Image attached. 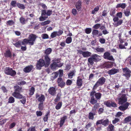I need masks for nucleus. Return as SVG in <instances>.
<instances>
[{
	"label": "nucleus",
	"mask_w": 131,
	"mask_h": 131,
	"mask_svg": "<svg viewBox=\"0 0 131 131\" xmlns=\"http://www.w3.org/2000/svg\"><path fill=\"white\" fill-rule=\"evenodd\" d=\"M37 36L33 34L30 35L28 37V39H25L22 42L23 45H25L28 43H29L30 45H33L34 43Z\"/></svg>",
	"instance_id": "nucleus-1"
},
{
	"label": "nucleus",
	"mask_w": 131,
	"mask_h": 131,
	"mask_svg": "<svg viewBox=\"0 0 131 131\" xmlns=\"http://www.w3.org/2000/svg\"><path fill=\"white\" fill-rule=\"evenodd\" d=\"M119 98L118 102L119 104H123L124 103L126 102L127 101V98L126 96V95L120 94L118 95Z\"/></svg>",
	"instance_id": "nucleus-2"
},
{
	"label": "nucleus",
	"mask_w": 131,
	"mask_h": 131,
	"mask_svg": "<svg viewBox=\"0 0 131 131\" xmlns=\"http://www.w3.org/2000/svg\"><path fill=\"white\" fill-rule=\"evenodd\" d=\"M105 81V79L104 77H102L100 78L94 86L93 89H95L99 86L101 85L104 84Z\"/></svg>",
	"instance_id": "nucleus-3"
},
{
	"label": "nucleus",
	"mask_w": 131,
	"mask_h": 131,
	"mask_svg": "<svg viewBox=\"0 0 131 131\" xmlns=\"http://www.w3.org/2000/svg\"><path fill=\"white\" fill-rule=\"evenodd\" d=\"M4 72L6 74L12 76H14L16 74L15 71L13 70L12 68L9 67L6 68L5 69Z\"/></svg>",
	"instance_id": "nucleus-4"
},
{
	"label": "nucleus",
	"mask_w": 131,
	"mask_h": 131,
	"mask_svg": "<svg viewBox=\"0 0 131 131\" xmlns=\"http://www.w3.org/2000/svg\"><path fill=\"white\" fill-rule=\"evenodd\" d=\"M113 20L114 21L113 25L115 27H117L121 25L123 23V21L122 20H119L118 17L116 16H113Z\"/></svg>",
	"instance_id": "nucleus-5"
},
{
	"label": "nucleus",
	"mask_w": 131,
	"mask_h": 131,
	"mask_svg": "<svg viewBox=\"0 0 131 131\" xmlns=\"http://www.w3.org/2000/svg\"><path fill=\"white\" fill-rule=\"evenodd\" d=\"M78 54H82L84 57L86 58L90 56L91 53L88 51H83L81 50H77Z\"/></svg>",
	"instance_id": "nucleus-6"
},
{
	"label": "nucleus",
	"mask_w": 131,
	"mask_h": 131,
	"mask_svg": "<svg viewBox=\"0 0 131 131\" xmlns=\"http://www.w3.org/2000/svg\"><path fill=\"white\" fill-rule=\"evenodd\" d=\"M123 75L126 77V79L128 80L130 76V73H131V71L127 68L123 69Z\"/></svg>",
	"instance_id": "nucleus-7"
},
{
	"label": "nucleus",
	"mask_w": 131,
	"mask_h": 131,
	"mask_svg": "<svg viewBox=\"0 0 131 131\" xmlns=\"http://www.w3.org/2000/svg\"><path fill=\"white\" fill-rule=\"evenodd\" d=\"M36 98L37 99L38 101L41 103H43L45 101V96L43 95L42 94L40 95L37 93L36 95Z\"/></svg>",
	"instance_id": "nucleus-8"
},
{
	"label": "nucleus",
	"mask_w": 131,
	"mask_h": 131,
	"mask_svg": "<svg viewBox=\"0 0 131 131\" xmlns=\"http://www.w3.org/2000/svg\"><path fill=\"white\" fill-rule=\"evenodd\" d=\"M45 64V63L44 60L41 59H40L38 61L37 64V69L40 70L41 68Z\"/></svg>",
	"instance_id": "nucleus-9"
},
{
	"label": "nucleus",
	"mask_w": 131,
	"mask_h": 131,
	"mask_svg": "<svg viewBox=\"0 0 131 131\" xmlns=\"http://www.w3.org/2000/svg\"><path fill=\"white\" fill-rule=\"evenodd\" d=\"M129 105V103L126 102L124 104L120 106L119 107V109L121 111H124L127 109Z\"/></svg>",
	"instance_id": "nucleus-10"
},
{
	"label": "nucleus",
	"mask_w": 131,
	"mask_h": 131,
	"mask_svg": "<svg viewBox=\"0 0 131 131\" xmlns=\"http://www.w3.org/2000/svg\"><path fill=\"white\" fill-rule=\"evenodd\" d=\"M104 59H107L109 60H112L113 59V57L112 56H111L109 52H108L104 53Z\"/></svg>",
	"instance_id": "nucleus-11"
},
{
	"label": "nucleus",
	"mask_w": 131,
	"mask_h": 131,
	"mask_svg": "<svg viewBox=\"0 0 131 131\" xmlns=\"http://www.w3.org/2000/svg\"><path fill=\"white\" fill-rule=\"evenodd\" d=\"M17 92V90L16 89L15 91L12 93L13 96L17 99H21L22 97V95Z\"/></svg>",
	"instance_id": "nucleus-12"
},
{
	"label": "nucleus",
	"mask_w": 131,
	"mask_h": 131,
	"mask_svg": "<svg viewBox=\"0 0 131 131\" xmlns=\"http://www.w3.org/2000/svg\"><path fill=\"white\" fill-rule=\"evenodd\" d=\"M91 57L94 60V62L98 61L101 59L100 56L96 54H93Z\"/></svg>",
	"instance_id": "nucleus-13"
},
{
	"label": "nucleus",
	"mask_w": 131,
	"mask_h": 131,
	"mask_svg": "<svg viewBox=\"0 0 131 131\" xmlns=\"http://www.w3.org/2000/svg\"><path fill=\"white\" fill-rule=\"evenodd\" d=\"M46 14L45 11L42 12L41 14V16L39 18V19L40 21H42L45 20L47 18H48V17L46 16L45 15V14Z\"/></svg>",
	"instance_id": "nucleus-14"
},
{
	"label": "nucleus",
	"mask_w": 131,
	"mask_h": 131,
	"mask_svg": "<svg viewBox=\"0 0 131 131\" xmlns=\"http://www.w3.org/2000/svg\"><path fill=\"white\" fill-rule=\"evenodd\" d=\"M49 93L52 95H54L56 94V91L55 88L53 87L50 88L48 90Z\"/></svg>",
	"instance_id": "nucleus-15"
},
{
	"label": "nucleus",
	"mask_w": 131,
	"mask_h": 131,
	"mask_svg": "<svg viewBox=\"0 0 131 131\" xmlns=\"http://www.w3.org/2000/svg\"><path fill=\"white\" fill-rule=\"evenodd\" d=\"M118 70L117 69H113L108 71V73L110 75H113L118 72Z\"/></svg>",
	"instance_id": "nucleus-16"
},
{
	"label": "nucleus",
	"mask_w": 131,
	"mask_h": 131,
	"mask_svg": "<svg viewBox=\"0 0 131 131\" xmlns=\"http://www.w3.org/2000/svg\"><path fill=\"white\" fill-rule=\"evenodd\" d=\"M113 64L112 62H108L104 63L103 65L104 68H106L111 67L113 66Z\"/></svg>",
	"instance_id": "nucleus-17"
},
{
	"label": "nucleus",
	"mask_w": 131,
	"mask_h": 131,
	"mask_svg": "<svg viewBox=\"0 0 131 131\" xmlns=\"http://www.w3.org/2000/svg\"><path fill=\"white\" fill-rule=\"evenodd\" d=\"M67 116H63L61 118V120L60 121V126L62 127L64 123L65 122V121L67 119Z\"/></svg>",
	"instance_id": "nucleus-18"
},
{
	"label": "nucleus",
	"mask_w": 131,
	"mask_h": 131,
	"mask_svg": "<svg viewBox=\"0 0 131 131\" xmlns=\"http://www.w3.org/2000/svg\"><path fill=\"white\" fill-rule=\"evenodd\" d=\"M127 5L125 3H120L118 4L116 6V8H121L123 9L125 8Z\"/></svg>",
	"instance_id": "nucleus-19"
},
{
	"label": "nucleus",
	"mask_w": 131,
	"mask_h": 131,
	"mask_svg": "<svg viewBox=\"0 0 131 131\" xmlns=\"http://www.w3.org/2000/svg\"><path fill=\"white\" fill-rule=\"evenodd\" d=\"M33 68V66L31 65L28 66L25 68L24 69V71L25 72H30Z\"/></svg>",
	"instance_id": "nucleus-20"
},
{
	"label": "nucleus",
	"mask_w": 131,
	"mask_h": 131,
	"mask_svg": "<svg viewBox=\"0 0 131 131\" xmlns=\"http://www.w3.org/2000/svg\"><path fill=\"white\" fill-rule=\"evenodd\" d=\"M4 56L6 57H9L10 58H11L12 56L10 50H8L6 51L4 53Z\"/></svg>",
	"instance_id": "nucleus-21"
},
{
	"label": "nucleus",
	"mask_w": 131,
	"mask_h": 131,
	"mask_svg": "<svg viewBox=\"0 0 131 131\" xmlns=\"http://www.w3.org/2000/svg\"><path fill=\"white\" fill-rule=\"evenodd\" d=\"M45 11L46 14H45V15L46 16H50L51 14L52 13V10H48L46 11V10H42V12H43Z\"/></svg>",
	"instance_id": "nucleus-22"
},
{
	"label": "nucleus",
	"mask_w": 131,
	"mask_h": 131,
	"mask_svg": "<svg viewBox=\"0 0 131 131\" xmlns=\"http://www.w3.org/2000/svg\"><path fill=\"white\" fill-rule=\"evenodd\" d=\"M77 84V85L80 87H81L82 85V79H81L79 78V77H78Z\"/></svg>",
	"instance_id": "nucleus-23"
},
{
	"label": "nucleus",
	"mask_w": 131,
	"mask_h": 131,
	"mask_svg": "<svg viewBox=\"0 0 131 131\" xmlns=\"http://www.w3.org/2000/svg\"><path fill=\"white\" fill-rule=\"evenodd\" d=\"M81 2L80 1H79L76 4V6L77 10H80L81 8Z\"/></svg>",
	"instance_id": "nucleus-24"
},
{
	"label": "nucleus",
	"mask_w": 131,
	"mask_h": 131,
	"mask_svg": "<svg viewBox=\"0 0 131 131\" xmlns=\"http://www.w3.org/2000/svg\"><path fill=\"white\" fill-rule=\"evenodd\" d=\"M45 59L46 61V64L48 66L50 64V59L48 55H46L45 57Z\"/></svg>",
	"instance_id": "nucleus-25"
},
{
	"label": "nucleus",
	"mask_w": 131,
	"mask_h": 131,
	"mask_svg": "<svg viewBox=\"0 0 131 131\" xmlns=\"http://www.w3.org/2000/svg\"><path fill=\"white\" fill-rule=\"evenodd\" d=\"M17 5L18 7L21 9H23L25 8V7L23 4H20L19 3H17Z\"/></svg>",
	"instance_id": "nucleus-26"
},
{
	"label": "nucleus",
	"mask_w": 131,
	"mask_h": 131,
	"mask_svg": "<svg viewBox=\"0 0 131 131\" xmlns=\"http://www.w3.org/2000/svg\"><path fill=\"white\" fill-rule=\"evenodd\" d=\"M21 41H19L15 43H13V44L17 48H20L21 45Z\"/></svg>",
	"instance_id": "nucleus-27"
},
{
	"label": "nucleus",
	"mask_w": 131,
	"mask_h": 131,
	"mask_svg": "<svg viewBox=\"0 0 131 131\" xmlns=\"http://www.w3.org/2000/svg\"><path fill=\"white\" fill-rule=\"evenodd\" d=\"M108 131H114V126L112 124L110 125L107 127Z\"/></svg>",
	"instance_id": "nucleus-28"
},
{
	"label": "nucleus",
	"mask_w": 131,
	"mask_h": 131,
	"mask_svg": "<svg viewBox=\"0 0 131 131\" xmlns=\"http://www.w3.org/2000/svg\"><path fill=\"white\" fill-rule=\"evenodd\" d=\"M109 123V121L108 119H106L103 120L102 119V125L105 126H106Z\"/></svg>",
	"instance_id": "nucleus-29"
},
{
	"label": "nucleus",
	"mask_w": 131,
	"mask_h": 131,
	"mask_svg": "<svg viewBox=\"0 0 131 131\" xmlns=\"http://www.w3.org/2000/svg\"><path fill=\"white\" fill-rule=\"evenodd\" d=\"M95 49L97 52H102L104 51V49L103 48H97Z\"/></svg>",
	"instance_id": "nucleus-30"
},
{
	"label": "nucleus",
	"mask_w": 131,
	"mask_h": 131,
	"mask_svg": "<svg viewBox=\"0 0 131 131\" xmlns=\"http://www.w3.org/2000/svg\"><path fill=\"white\" fill-rule=\"evenodd\" d=\"M88 61L90 64L91 65H93L94 63V60L91 57L88 58Z\"/></svg>",
	"instance_id": "nucleus-31"
},
{
	"label": "nucleus",
	"mask_w": 131,
	"mask_h": 131,
	"mask_svg": "<svg viewBox=\"0 0 131 131\" xmlns=\"http://www.w3.org/2000/svg\"><path fill=\"white\" fill-rule=\"evenodd\" d=\"M96 115L95 113H93L92 112H90L89 114V118L90 119L92 120L94 118V116Z\"/></svg>",
	"instance_id": "nucleus-32"
},
{
	"label": "nucleus",
	"mask_w": 131,
	"mask_h": 131,
	"mask_svg": "<svg viewBox=\"0 0 131 131\" xmlns=\"http://www.w3.org/2000/svg\"><path fill=\"white\" fill-rule=\"evenodd\" d=\"M92 34L93 37L96 36L99 34V31L95 29L94 30L92 31Z\"/></svg>",
	"instance_id": "nucleus-33"
},
{
	"label": "nucleus",
	"mask_w": 131,
	"mask_h": 131,
	"mask_svg": "<svg viewBox=\"0 0 131 131\" xmlns=\"http://www.w3.org/2000/svg\"><path fill=\"white\" fill-rule=\"evenodd\" d=\"M124 13L125 16H128L130 14V11L129 9H126L125 10L124 12Z\"/></svg>",
	"instance_id": "nucleus-34"
},
{
	"label": "nucleus",
	"mask_w": 131,
	"mask_h": 131,
	"mask_svg": "<svg viewBox=\"0 0 131 131\" xmlns=\"http://www.w3.org/2000/svg\"><path fill=\"white\" fill-rule=\"evenodd\" d=\"M72 41V38L71 37H68L66 40V42L67 44L70 43Z\"/></svg>",
	"instance_id": "nucleus-35"
},
{
	"label": "nucleus",
	"mask_w": 131,
	"mask_h": 131,
	"mask_svg": "<svg viewBox=\"0 0 131 131\" xmlns=\"http://www.w3.org/2000/svg\"><path fill=\"white\" fill-rule=\"evenodd\" d=\"M57 66L56 65L54 61L51 65V68L52 69L54 70L57 69Z\"/></svg>",
	"instance_id": "nucleus-36"
},
{
	"label": "nucleus",
	"mask_w": 131,
	"mask_h": 131,
	"mask_svg": "<svg viewBox=\"0 0 131 131\" xmlns=\"http://www.w3.org/2000/svg\"><path fill=\"white\" fill-rule=\"evenodd\" d=\"M50 22L49 20H47L41 23V25L42 26H45L49 24Z\"/></svg>",
	"instance_id": "nucleus-37"
},
{
	"label": "nucleus",
	"mask_w": 131,
	"mask_h": 131,
	"mask_svg": "<svg viewBox=\"0 0 131 131\" xmlns=\"http://www.w3.org/2000/svg\"><path fill=\"white\" fill-rule=\"evenodd\" d=\"M99 10V7L98 6H97L94 8V9L91 12V13L93 14H94L96 13Z\"/></svg>",
	"instance_id": "nucleus-38"
},
{
	"label": "nucleus",
	"mask_w": 131,
	"mask_h": 131,
	"mask_svg": "<svg viewBox=\"0 0 131 131\" xmlns=\"http://www.w3.org/2000/svg\"><path fill=\"white\" fill-rule=\"evenodd\" d=\"M74 74V71H70L69 73L68 74V75L69 78H71L72 77V76H73Z\"/></svg>",
	"instance_id": "nucleus-39"
},
{
	"label": "nucleus",
	"mask_w": 131,
	"mask_h": 131,
	"mask_svg": "<svg viewBox=\"0 0 131 131\" xmlns=\"http://www.w3.org/2000/svg\"><path fill=\"white\" fill-rule=\"evenodd\" d=\"M15 99L14 98L12 97H10L8 99V102L9 103H13L14 102Z\"/></svg>",
	"instance_id": "nucleus-40"
},
{
	"label": "nucleus",
	"mask_w": 131,
	"mask_h": 131,
	"mask_svg": "<svg viewBox=\"0 0 131 131\" xmlns=\"http://www.w3.org/2000/svg\"><path fill=\"white\" fill-rule=\"evenodd\" d=\"M62 105V103L61 102H59L56 106V108L57 110L59 109L61 107Z\"/></svg>",
	"instance_id": "nucleus-41"
},
{
	"label": "nucleus",
	"mask_w": 131,
	"mask_h": 131,
	"mask_svg": "<svg viewBox=\"0 0 131 131\" xmlns=\"http://www.w3.org/2000/svg\"><path fill=\"white\" fill-rule=\"evenodd\" d=\"M92 29L91 28H87L85 29V31L87 34H90L91 31Z\"/></svg>",
	"instance_id": "nucleus-42"
},
{
	"label": "nucleus",
	"mask_w": 131,
	"mask_h": 131,
	"mask_svg": "<svg viewBox=\"0 0 131 131\" xmlns=\"http://www.w3.org/2000/svg\"><path fill=\"white\" fill-rule=\"evenodd\" d=\"M22 99L20 100L21 102L23 104H25L26 102V97L22 96Z\"/></svg>",
	"instance_id": "nucleus-43"
},
{
	"label": "nucleus",
	"mask_w": 131,
	"mask_h": 131,
	"mask_svg": "<svg viewBox=\"0 0 131 131\" xmlns=\"http://www.w3.org/2000/svg\"><path fill=\"white\" fill-rule=\"evenodd\" d=\"M131 120V117L129 116L126 118L124 119V121L126 123L128 122Z\"/></svg>",
	"instance_id": "nucleus-44"
},
{
	"label": "nucleus",
	"mask_w": 131,
	"mask_h": 131,
	"mask_svg": "<svg viewBox=\"0 0 131 131\" xmlns=\"http://www.w3.org/2000/svg\"><path fill=\"white\" fill-rule=\"evenodd\" d=\"M52 51V49L50 48H48L45 51V53L47 54H48L50 53Z\"/></svg>",
	"instance_id": "nucleus-45"
},
{
	"label": "nucleus",
	"mask_w": 131,
	"mask_h": 131,
	"mask_svg": "<svg viewBox=\"0 0 131 131\" xmlns=\"http://www.w3.org/2000/svg\"><path fill=\"white\" fill-rule=\"evenodd\" d=\"M95 96L96 99H99L101 97V94L100 93H97L95 94Z\"/></svg>",
	"instance_id": "nucleus-46"
},
{
	"label": "nucleus",
	"mask_w": 131,
	"mask_h": 131,
	"mask_svg": "<svg viewBox=\"0 0 131 131\" xmlns=\"http://www.w3.org/2000/svg\"><path fill=\"white\" fill-rule=\"evenodd\" d=\"M97 102L96 100L94 98L93 96L91 97L90 102L92 104H94L95 103Z\"/></svg>",
	"instance_id": "nucleus-47"
},
{
	"label": "nucleus",
	"mask_w": 131,
	"mask_h": 131,
	"mask_svg": "<svg viewBox=\"0 0 131 131\" xmlns=\"http://www.w3.org/2000/svg\"><path fill=\"white\" fill-rule=\"evenodd\" d=\"M35 91V89L34 88L32 87L31 88L30 90V93L29 94L30 95H33Z\"/></svg>",
	"instance_id": "nucleus-48"
},
{
	"label": "nucleus",
	"mask_w": 131,
	"mask_h": 131,
	"mask_svg": "<svg viewBox=\"0 0 131 131\" xmlns=\"http://www.w3.org/2000/svg\"><path fill=\"white\" fill-rule=\"evenodd\" d=\"M59 74V72H55L54 73H52V75H53V77L54 79H55L57 77Z\"/></svg>",
	"instance_id": "nucleus-49"
},
{
	"label": "nucleus",
	"mask_w": 131,
	"mask_h": 131,
	"mask_svg": "<svg viewBox=\"0 0 131 131\" xmlns=\"http://www.w3.org/2000/svg\"><path fill=\"white\" fill-rule=\"evenodd\" d=\"M57 36H60L63 33V31L61 30H59L58 31H56Z\"/></svg>",
	"instance_id": "nucleus-50"
},
{
	"label": "nucleus",
	"mask_w": 131,
	"mask_h": 131,
	"mask_svg": "<svg viewBox=\"0 0 131 131\" xmlns=\"http://www.w3.org/2000/svg\"><path fill=\"white\" fill-rule=\"evenodd\" d=\"M14 24V22L12 20H9L7 21V25L11 26Z\"/></svg>",
	"instance_id": "nucleus-51"
},
{
	"label": "nucleus",
	"mask_w": 131,
	"mask_h": 131,
	"mask_svg": "<svg viewBox=\"0 0 131 131\" xmlns=\"http://www.w3.org/2000/svg\"><path fill=\"white\" fill-rule=\"evenodd\" d=\"M104 104L106 105L107 107H110L111 106V103L109 101H107L104 102Z\"/></svg>",
	"instance_id": "nucleus-52"
},
{
	"label": "nucleus",
	"mask_w": 131,
	"mask_h": 131,
	"mask_svg": "<svg viewBox=\"0 0 131 131\" xmlns=\"http://www.w3.org/2000/svg\"><path fill=\"white\" fill-rule=\"evenodd\" d=\"M39 5V6H41L43 9H46L47 8V6H46L45 4L42 3H40Z\"/></svg>",
	"instance_id": "nucleus-53"
},
{
	"label": "nucleus",
	"mask_w": 131,
	"mask_h": 131,
	"mask_svg": "<svg viewBox=\"0 0 131 131\" xmlns=\"http://www.w3.org/2000/svg\"><path fill=\"white\" fill-rule=\"evenodd\" d=\"M101 25L100 24H97L93 26V28L95 29H98L100 27Z\"/></svg>",
	"instance_id": "nucleus-54"
},
{
	"label": "nucleus",
	"mask_w": 131,
	"mask_h": 131,
	"mask_svg": "<svg viewBox=\"0 0 131 131\" xmlns=\"http://www.w3.org/2000/svg\"><path fill=\"white\" fill-rule=\"evenodd\" d=\"M54 62H55V63H56V65L57 66V68L60 67H61L63 64V63H57L58 62H57L56 61H55Z\"/></svg>",
	"instance_id": "nucleus-55"
},
{
	"label": "nucleus",
	"mask_w": 131,
	"mask_h": 131,
	"mask_svg": "<svg viewBox=\"0 0 131 131\" xmlns=\"http://www.w3.org/2000/svg\"><path fill=\"white\" fill-rule=\"evenodd\" d=\"M115 10L114 9H111L110 12V15L112 16H114V15L115 13Z\"/></svg>",
	"instance_id": "nucleus-56"
},
{
	"label": "nucleus",
	"mask_w": 131,
	"mask_h": 131,
	"mask_svg": "<svg viewBox=\"0 0 131 131\" xmlns=\"http://www.w3.org/2000/svg\"><path fill=\"white\" fill-rule=\"evenodd\" d=\"M17 4L15 1H12L10 3V4L13 7H15L16 6Z\"/></svg>",
	"instance_id": "nucleus-57"
},
{
	"label": "nucleus",
	"mask_w": 131,
	"mask_h": 131,
	"mask_svg": "<svg viewBox=\"0 0 131 131\" xmlns=\"http://www.w3.org/2000/svg\"><path fill=\"white\" fill-rule=\"evenodd\" d=\"M57 36L56 31L52 32L51 35V37L52 38H54Z\"/></svg>",
	"instance_id": "nucleus-58"
},
{
	"label": "nucleus",
	"mask_w": 131,
	"mask_h": 131,
	"mask_svg": "<svg viewBox=\"0 0 131 131\" xmlns=\"http://www.w3.org/2000/svg\"><path fill=\"white\" fill-rule=\"evenodd\" d=\"M20 23L22 24L25 23V22L26 21L25 20L24 18L21 17L20 19Z\"/></svg>",
	"instance_id": "nucleus-59"
},
{
	"label": "nucleus",
	"mask_w": 131,
	"mask_h": 131,
	"mask_svg": "<svg viewBox=\"0 0 131 131\" xmlns=\"http://www.w3.org/2000/svg\"><path fill=\"white\" fill-rule=\"evenodd\" d=\"M58 84V85L61 88H62L64 86L65 84V83L63 81Z\"/></svg>",
	"instance_id": "nucleus-60"
},
{
	"label": "nucleus",
	"mask_w": 131,
	"mask_h": 131,
	"mask_svg": "<svg viewBox=\"0 0 131 131\" xmlns=\"http://www.w3.org/2000/svg\"><path fill=\"white\" fill-rule=\"evenodd\" d=\"M41 37L43 39H46L48 38V35L46 34L42 35Z\"/></svg>",
	"instance_id": "nucleus-61"
},
{
	"label": "nucleus",
	"mask_w": 131,
	"mask_h": 131,
	"mask_svg": "<svg viewBox=\"0 0 131 131\" xmlns=\"http://www.w3.org/2000/svg\"><path fill=\"white\" fill-rule=\"evenodd\" d=\"M99 41L102 44L104 43L105 42V39L103 38H100L99 40Z\"/></svg>",
	"instance_id": "nucleus-62"
},
{
	"label": "nucleus",
	"mask_w": 131,
	"mask_h": 131,
	"mask_svg": "<svg viewBox=\"0 0 131 131\" xmlns=\"http://www.w3.org/2000/svg\"><path fill=\"white\" fill-rule=\"evenodd\" d=\"M8 119H5L4 120L0 119V124L2 125L5 123L6 121L8 120Z\"/></svg>",
	"instance_id": "nucleus-63"
},
{
	"label": "nucleus",
	"mask_w": 131,
	"mask_h": 131,
	"mask_svg": "<svg viewBox=\"0 0 131 131\" xmlns=\"http://www.w3.org/2000/svg\"><path fill=\"white\" fill-rule=\"evenodd\" d=\"M38 108L40 110H42L43 108V103H40L38 106Z\"/></svg>",
	"instance_id": "nucleus-64"
}]
</instances>
